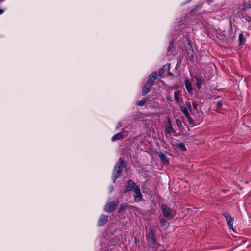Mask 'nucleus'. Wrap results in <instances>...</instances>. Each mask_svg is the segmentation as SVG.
I'll return each instance as SVG.
<instances>
[{"label":"nucleus","mask_w":251,"mask_h":251,"mask_svg":"<svg viewBox=\"0 0 251 251\" xmlns=\"http://www.w3.org/2000/svg\"><path fill=\"white\" fill-rule=\"evenodd\" d=\"M167 100H169V101H171L172 100L171 98L170 97L167 96Z\"/></svg>","instance_id":"cd10ccee"},{"label":"nucleus","mask_w":251,"mask_h":251,"mask_svg":"<svg viewBox=\"0 0 251 251\" xmlns=\"http://www.w3.org/2000/svg\"><path fill=\"white\" fill-rule=\"evenodd\" d=\"M108 220V217L105 215H101L98 221V225L99 226H101L105 225Z\"/></svg>","instance_id":"1a4fd4ad"},{"label":"nucleus","mask_w":251,"mask_h":251,"mask_svg":"<svg viewBox=\"0 0 251 251\" xmlns=\"http://www.w3.org/2000/svg\"><path fill=\"white\" fill-rule=\"evenodd\" d=\"M239 44L242 45L245 43V39L244 37L243 34L242 33H240L239 35Z\"/></svg>","instance_id":"f3484780"},{"label":"nucleus","mask_w":251,"mask_h":251,"mask_svg":"<svg viewBox=\"0 0 251 251\" xmlns=\"http://www.w3.org/2000/svg\"><path fill=\"white\" fill-rule=\"evenodd\" d=\"M180 95V92L178 91H175L174 92V98L176 102L179 104H180L181 100L179 98V96Z\"/></svg>","instance_id":"ddd939ff"},{"label":"nucleus","mask_w":251,"mask_h":251,"mask_svg":"<svg viewBox=\"0 0 251 251\" xmlns=\"http://www.w3.org/2000/svg\"><path fill=\"white\" fill-rule=\"evenodd\" d=\"M127 205L126 204H121L118 210V213L120 214L122 213L127 208Z\"/></svg>","instance_id":"dca6fc26"},{"label":"nucleus","mask_w":251,"mask_h":251,"mask_svg":"<svg viewBox=\"0 0 251 251\" xmlns=\"http://www.w3.org/2000/svg\"><path fill=\"white\" fill-rule=\"evenodd\" d=\"M162 213L164 217L167 220H171L174 217V214L170 208L165 204L161 205Z\"/></svg>","instance_id":"f03ea898"},{"label":"nucleus","mask_w":251,"mask_h":251,"mask_svg":"<svg viewBox=\"0 0 251 251\" xmlns=\"http://www.w3.org/2000/svg\"><path fill=\"white\" fill-rule=\"evenodd\" d=\"M166 131H167L168 133H170L171 132H174L173 128V127H172V126L171 124H170L168 126L166 127Z\"/></svg>","instance_id":"412c9836"},{"label":"nucleus","mask_w":251,"mask_h":251,"mask_svg":"<svg viewBox=\"0 0 251 251\" xmlns=\"http://www.w3.org/2000/svg\"><path fill=\"white\" fill-rule=\"evenodd\" d=\"M148 100V99L147 98H144L142 100L138 102L137 105L140 106H143L147 102Z\"/></svg>","instance_id":"a211bd4d"},{"label":"nucleus","mask_w":251,"mask_h":251,"mask_svg":"<svg viewBox=\"0 0 251 251\" xmlns=\"http://www.w3.org/2000/svg\"><path fill=\"white\" fill-rule=\"evenodd\" d=\"M181 111L185 115L186 117L188 116L189 115L188 110L186 107H181Z\"/></svg>","instance_id":"aec40b11"},{"label":"nucleus","mask_w":251,"mask_h":251,"mask_svg":"<svg viewBox=\"0 0 251 251\" xmlns=\"http://www.w3.org/2000/svg\"><path fill=\"white\" fill-rule=\"evenodd\" d=\"M173 47H174V42L173 41H171L170 43L169 46L168 47V48L167 49L168 52H169L171 50V49L173 48Z\"/></svg>","instance_id":"5701e85b"},{"label":"nucleus","mask_w":251,"mask_h":251,"mask_svg":"<svg viewBox=\"0 0 251 251\" xmlns=\"http://www.w3.org/2000/svg\"><path fill=\"white\" fill-rule=\"evenodd\" d=\"M188 118V122L190 125H194V120L192 119V118L190 117V115L186 117Z\"/></svg>","instance_id":"4be33fe9"},{"label":"nucleus","mask_w":251,"mask_h":251,"mask_svg":"<svg viewBox=\"0 0 251 251\" xmlns=\"http://www.w3.org/2000/svg\"><path fill=\"white\" fill-rule=\"evenodd\" d=\"M192 106L194 109L197 110V104H196V102H192Z\"/></svg>","instance_id":"bb28decb"},{"label":"nucleus","mask_w":251,"mask_h":251,"mask_svg":"<svg viewBox=\"0 0 251 251\" xmlns=\"http://www.w3.org/2000/svg\"><path fill=\"white\" fill-rule=\"evenodd\" d=\"M176 124L178 126H181V122L180 120L179 119H177L176 120Z\"/></svg>","instance_id":"a878e982"},{"label":"nucleus","mask_w":251,"mask_h":251,"mask_svg":"<svg viewBox=\"0 0 251 251\" xmlns=\"http://www.w3.org/2000/svg\"><path fill=\"white\" fill-rule=\"evenodd\" d=\"M196 80V86L198 88L200 89L201 87V85L203 81V78L201 75H197L195 77Z\"/></svg>","instance_id":"9d476101"},{"label":"nucleus","mask_w":251,"mask_h":251,"mask_svg":"<svg viewBox=\"0 0 251 251\" xmlns=\"http://www.w3.org/2000/svg\"><path fill=\"white\" fill-rule=\"evenodd\" d=\"M136 183L132 180H129L126 182L125 185V190H124V193H126L135 189L137 187Z\"/></svg>","instance_id":"20e7f679"},{"label":"nucleus","mask_w":251,"mask_h":251,"mask_svg":"<svg viewBox=\"0 0 251 251\" xmlns=\"http://www.w3.org/2000/svg\"><path fill=\"white\" fill-rule=\"evenodd\" d=\"M118 201L108 203L105 206V210L107 212L114 211L118 204Z\"/></svg>","instance_id":"39448f33"},{"label":"nucleus","mask_w":251,"mask_h":251,"mask_svg":"<svg viewBox=\"0 0 251 251\" xmlns=\"http://www.w3.org/2000/svg\"><path fill=\"white\" fill-rule=\"evenodd\" d=\"M222 105V103L220 101H218L216 103V107L219 109L220 108Z\"/></svg>","instance_id":"393cba45"},{"label":"nucleus","mask_w":251,"mask_h":251,"mask_svg":"<svg viewBox=\"0 0 251 251\" xmlns=\"http://www.w3.org/2000/svg\"><path fill=\"white\" fill-rule=\"evenodd\" d=\"M185 86L189 92H191L192 91L193 89L192 87L191 83L189 80H185Z\"/></svg>","instance_id":"2eb2a0df"},{"label":"nucleus","mask_w":251,"mask_h":251,"mask_svg":"<svg viewBox=\"0 0 251 251\" xmlns=\"http://www.w3.org/2000/svg\"><path fill=\"white\" fill-rule=\"evenodd\" d=\"M124 166V160L122 158H120L118 162H117L116 165L114 167L113 173V180L115 181L121 175L122 169Z\"/></svg>","instance_id":"f257e3e1"},{"label":"nucleus","mask_w":251,"mask_h":251,"mask_svg":"<svg viewBox=\"0 0 251 251\" xmlns=\"http://www.w3.org/2000/svg\"><path fill=\"white\" fill-rule=\"evenodd\" d=\"M166 220L164 218L160 219V223L162 226H164L166 225Z\"/></svg>","instance_id":"b1692460"},{"label":"nucleus","mask_w":251,"mask_h":251,"mask_svg":"<svg viewBox=\"0 0 251 251\" xmlns=\"http://www.w3.org/2000/svg\"><path fill=\"white\" fill-rule=\"evenodd\" d=\"M123 138H124L123 134L122 133H117V134H115V135H114L112 137L111 140L113 142H114L118 140L122 139Z\"/></svg>","instance_id":"f8f14e48"},{"label":"nucleus","mask_w":251,"mask_h":251,"mask_svg":"<svg viewBox=\"0 0 251 251\" xmlns=\"http://www.w3.org/2000/svg\"><path fill=\"white\" fill-rule=\"evenodd\" d=\"M159 157L161 161L164 164H168L169 161L167 159L166 156L163 153H161L159 155Z\"/></svg>","instance_id":"4468645a"},{"label":"nucleus","mask_w":251,"mask_h":251,"mask_svg":"<svg viewBox=\"0 0 251 251\" xmlns=\"http://www.w3.org/2000/svg\"><path fill=\"white\" fill-rule=\"evenodd\" d=\"M223 215L224 216L227 222V225L229 228L234 231V228L233 227V218L230 216L229 213L226 212L223 213Z\"/></svg>","instance_id":"423d86ee"},{"label":"nucleus","mask_w":251,"mask_h":251,"mask_svg":"<svg viewBox=\"0 0 251 251\" xmlns=\"http://www.w3.org/2000/svg\"><path fill=\"white\" fill-rule=\"evenodd\" d=\"M4 12V10L0 9V14H1Z\"/></svg>","instance_id":"c756f323"},{"label":"nucleus","mask_w":251,"mask_h":251,"mask_svg":"<svg viewBox=\"0 0 251 251\" xmlns=\"http://www.w3.org/2000/svg\"><path fill=\"white\" fill-rule=\"evenodd\" d=\"M146 238L150 246L154 247L155 244V239L154 238V232L152 229H150L149 233L146 235Z\"/></svg>","instance_id":"7ed1b4c3"},{"label":"nucleus","mask_w":251,"mask_h":251,"mask_svg":"<svg viewBox=\"0 0 251 251\" xmlns=\"http://www.w3.org/2000/svg\"><path fill=\"white\" fill-rule=\"evenodd\" d=\"M157 73L156 72H154L150 74L149 78L147 81V83L149 85L152 86L154 84V82L157 78L156 77Z\"/></svg>","instance_id":"6e6552de"},{"label":"nucleus","mask_w":251,"mask_h":251,"mask_svg":"<svg viewBox=\"0 0 251 251\" xmlns=\"http://www.w3.org/2000/svg\"><path fill=\"white\" fill-rule=\"evenodd\" d=\"M176 147L183 151H185L186 150V147L183 143H179Z\"/></svg>","instance_id":"6ab92c4d"},{"label":"nucleus","mask_w":251,"mask_h":251,"mask_svg":"<svg viewBox=\"0 0 251 251\" xmlns=\"http://www.w3.org/2000/svg\"><path fill=\"white\" fill-rule=\"evenodd\" d=\"M121 126V124H120V123H119V124H118V127H120Z\"/></svg>","instance_id":"7c9ffc66"},{"label":"nucleus","mask_w":251,"mask_h":251,"mask_svg":"<svg viewBox=\"0 0 251 251\" xmlns=\"http://www.w3.org/2000/svg\"><path fill=\"white\" fill-rule=\"evenodd\" d=\"M134 198L136 202L141 201L142 199V195L139 186H137L134 190Z\"/></svg>","instance_id":"0eeeda50"},{"label":"nucleus","mask_w":251,"mask_h":251,"mask_svg":"<svg viewBox=\"0 0 251 251\" xmlns=\"http://www.w3.org/2000/svg\"><path fill=\"white\" fill-rule=\"evenodd\" d=\"M152 87L151 85L148 84V83H146V84L144 85V87L143 88V90L142 91V95L143 96L147 94L150 90L151 88Z\"/></svg>","instance_id":"9b49d317"},{"label":"nucleus","mask_w":251,"mask_h":251,"mask_svg":"<svg viewBox=\"0 0 251 251\" xmlns=\"http://www.w3.org/2000/svg\"><path fill=\"white\" fill-rule=\"evenodd\" d=\"M168 75L171 76H172L173 75V74L171 72H170L169 71H168Z\"/></svg>","instance_id":"c85d7f7f"}]
</instances>
